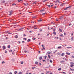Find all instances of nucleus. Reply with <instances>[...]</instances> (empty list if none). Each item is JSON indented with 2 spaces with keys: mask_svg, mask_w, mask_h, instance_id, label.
Instances as JSON below:
<instances>
[{
  "mask_svg": "<svg viewBox=\"0 0 74 74\" xmlns=\"http://www.w3.org/2000/svg\"><path fill=\"white\" fill-rule=\"evenodd\" d=\"M36 39V38H34V39H33L34 40H35Z\"/></svg>",
  "mask_w": 74,
  "mask_h": 74,
  "instance_id": "47",
  "label": "nucleus"
},
{
  "mask_svg": "<svg viewBox=\"0 0 74 74\" xmlns=\"http://www.w3.org/2000/svg\"><path fill=\"white\" fill-rule=\"evenodd\" d=\"M13 12V11L12 10L10 11V12H9V13L10 14H9V15L10 16L12 14V13Z\"/></svg>",
  "mask_w": 74,
  "mask_h": 74,
  "instance_id": "2",
  "label": "nucleus"
},
{
  "mask_svg": "<svg viewBox=\"0 0 74 74\" xmlns=\"http://www.w3.org/2000/svg\"><path fill=\"white\" fill-rule=\"evenodd\" d=\"M43 62H46V61H45V60H43Z\"/></svg>",
  "mask_w": 74,
  "mask_h": 74,
  "instance_id": "53",
  "label": "nucleus"
},
{
  "mask_svg": "<svg viewBox=\"0 0 74 74\" xmlns=\"http://www.w3.org/2000/svg\"><path fill=\"white\" fill-rule=\"evenodd\" d=\"M45 13H42V15H45Z\"/></svg>",
  "mask_w": 74,
  "mask_h": 74,
  "instance_id": "23",
  "label": "nucleus"
},
{
  "mask_svg": "<svg viewBox=\"0 0 74 74\" xmlns=\"http://www.w3.org/2000/svg\"><path fill=\"white\" fill-rule=\"evenodd\" d=\"M34 29H37V28H36V27Z\"/></svg>",
  "mask_w": 74,
  "mask_h": 74,
  "instance_id": "39",
  "label": "nucleus"
},
{
  "mask_svg": "<svg viewBox=\"0 0 74 74\" xmlns=\"http://www.w3.org/2000/svg\"><path fill=\"white\" fill-rule=\"evenodd\" d=\"M62 73H63L65 74H66V73H65V72H62Z\"/></svg>",
  "mask_w": 74,
  "mask_h": 74,
  "instance_id": "30",
  "label": "nucleus"
},
{
  "mask_svg": "<svg viewBox=\"0 0 74 74\" xmlns=\"http://www.w3.org/2000/svg\"><path fill=\"white\" fill-rule=\"evenodd\" d=\"M24 42H24V41H22V43H24Z\"/></svg>",
  "mask_w": 74,
  "mask_h": 74,
  "instance_id": "43",
  "label": "nucleus"
},
{
  "mask_svg": "<svg viewBox=\"0 0 74 74\" xmlns=\"http://www.w3.org/2000/svg\"><path fill=\"white\" fill-rule=\"evenodd\" d=\"M43 49H44V50H45V48H44V47H43Z\"/></svg>",
  "mask_w": 74,
  "mask_h": 74,
  "instance_id": "46",
  "label": "nucleus"
},
{
  "mask_svg": "<svg viewBox=\"0 0 74 74\" xmlns=\"http://www.w3.org/2000/svg\"><path fill=\"white\" fill-rule=\"evenodd\" d=\"M24 52L25 53H28L29 52V50H28L27 51L26 50L24 51Z\"/></svg>",
  "mask_w": 74,
  "mask_h": 74,
  "instance_id": "4",
  "label": "nucleus"
},
{
  "mask_svg": "<svg viewBox=\"0 0 74 74\" xmlns=\"http://www.w3.org/2000/svg\"><path fill=\"white\" fill-rule=\"evenodd\" d=\"M18 43H19V44L21 43V42L19 41H18Z\"/></svg>",
  "mask_w": 74,
  "mask_h": 74,
  "instance_id": "55",
  "label": "nucleus"
},
{
  "mask_svg": "<svg viewBox=\"0 0 74 74\" xmlns=\"http://www.w3.org/2000/svg\"><path fill=\"white\" fill-rule=\"evenodd\" d=\"M64 35H66V33H64Z\"/></svg>",
  "mask_w": 74,
  "mask_h": 74,
  "instance_id": "59",
  "label": "nucleus"
},
{
  "mask_svg": "<svg viewBox=\"0 0 74 74\" xmlns=\"http://www.w3.org/2000/svg\"><path fill=\"white\" fill-rule=\"evenodd\" d=\"M64 53H63L61 54V56H64Z\"/></svg>",
  "mask_w": 74,
  "mask_h": 74,
  "instance_id": "10",
  "label": "nucleus"
},
{
  "mask_svg": "<svg viewBox=\"0 0 74 74\" xmlns=\"http://www.w3.org/2000/svg\"><path fill=\"white\" fill-rule=\"evenodd\" d=\"M26 74H29V73H26Z\"/></svg>",
  "mask_w": 74,
  "mask_h": 74,
  "instance_id": "63",
  "label": "nucleus"
},
{
  "mask_svg": "<svg viewBox=\"0 0 74 74\" xmlns=\"http://www.w3.org/2000/svg\"><path fill=\"white\" fill-rule=\"evenodd\" d=\"M71 24H70L69 25V26H71Z\"/></svg>",
  "mask_w": 74,
  "mask_h": 74,
  "instance_id": "50",
  "label": "nucleus"
},
{
  "mask_svg": "<svg viewBox=\"0 0 74 74\" xmlns=\"http://www.w3.org/2000/svg\"><path fill=\"white\" fill-rule=\"evenodd\" d=\"M9 74H12V72H10L9 73Z\"/></svg>",
  "mask_w": 74,
  "mask_h": 74,
  "instance_id": "34",
  "label": "nucleus"
},
{
  "mask_svg": "<svg viewBox=\"0 0 74 74\" xmlns=\"http://www.w3.org/2000/svg\"><path fill=\"white\" fill-rule=\"evenodd\" d=\"M59 31H60L61 32H62V29H61L60 28L59 29Z\"/></svg>",
  "mask_w": 74,
  "mask_h": 74,
  "instance_id": "20",
  "label": "nucleus"
},
{
  "mask_svg": "<svg viewBox=\"0 0 74 74\" xmlns=\"http://www.w3.org/2000/svg\"><path fill=\"white\" fill-rule=\"evenodd\" d=\"M48 57H49V58H50V55H49L47 56Z\"/></svg>",
  "mask_w": 74,
  "mask_h": 74,
  "instance_id": "19",
  "label": "nucleus"
},
{
  "mask_svg": "<svg viewBox=\"0 0 74 74\" xmlns=\"http://www.w3.org/2000/svg\"><path fill=\"white\" fill-rule=\"evenodd\" d=\"M67 8H70V6L68 7H67Z\"/></svg>",
  "mask_w": 74,
  "mask_h": 74,
  "instance_id": "45",
  "label": "nucleus"
},
{
  "mask_svg": "<svg viewBox=\"0 0 74 74\" xmlns=\"http://www.w3.org/2000/svg\"><path fill=\"white\" fill-rule=\"evenodd\" d=\"M58 70L59 71H60L61 70V68H59L58 69Z\"/></svg>",
  "mask_w": 74,
  "mask_h": 74,
  "instance_id": "17",
  "label": "nucleus"
},
{
  "mask_svg": "<svg viewBox=\"0 0 74 74\" xmlns=\"http://www.w3.org/2000/svg\"><path fill=\"white\" fill-rule=\"evenodd\" d=\"M70 64H71V65H70V67H73L74 66V63H73L72 62H71L70 63Z\"/></svg>",
  "mask_w": 74,
  "mask_h": 74,
  "instance_id": "1",
  "label": "nucleus"
},
{
  "mask_svg": "<svg viewBox=\"0 0 74 74\" xmlns=\"http://www.w3.org/2000/svg\"><path fill=\"white\" fill-rule=\"evenodd\" d=\"M66 54H67L68 55H70V53H66Z\"/></svg>",
  "mask_w": 74,
  "mask_h": 74,
  "instance_id": "8",
  "label": "nucleus"
},
{
  "mask_svg": "<svg viewBox=\"0 0 74 74\" xmlns=\"http://www.w3.org/2000/svg\"><path fill=\"white\" fill-rule=\"evenodd\" d=\"M23 29V28H22V29H20V30H21Z\"/></svg>",
  "mask_w": 74,
  "mask_h": 74,
  "instance_id": "57",
  "label": "nucleus"
},
{
  "mask_svg": "<svg viewBox=\"0 0 74 74\" xmlns=\"http://www.w3.org/2000/svg\"><path fill=\"white\" fill-rule=\"evenodd\" d=\"M8 48H10V45L8 46Z\"/></svg>",
  "mask_w": 74,
  "mask_h": 74,
  "instance_id": "27",
  "label": "nucleus"
},
{
  "mask_svg": "<svg viewBox=\"0 0 74 74\" xmlns=\"http://www.w3.org/2000/svg\"><path fill=\"white\" fill-rule=\"evenodd\" d=\"M42 21V20H41V19H40V20H39L38 21L39 22H41V21Z\"/></svg>",
  "mask_w": 74,
  "mask_h": 74,
  "instance_id": "6",
  "label": "nucleus"
},
{
  "mask_svg": "<svg viewBox=\"0 0 74 74\" xmlns=\"http://www.w3.org/2000/svg\"><path fill=\"white\" fill-rule=\"evenodd\" d=\"M35 68H36V67H34V68H32V69H34Z\"/></svg>",
  "mask_w": 74,
  "mask_h": 74,
  "instance_id": "49",
  "label": "nucleus"
},
{
  "mask_svg": "<svg viewBox=\"0 0 74 74\" xmlns=\"http://www.w3.org/2000/svg\"><path fill=\"white\" fill-rule=\"evenodd\" d=\"M2 63L3 64V63H5V62L4 61H3V62H2Z\"/></svg>",
  "mask_w": 74,
  "mask_h": 74,
  "instance_id": "32",
  "label": "nucleus"
},
{
  "mask_svg": "<svg viewBox=\"0 0 74 74\" xmlns=\"http://www.w3.org/2000/svg\"><path fill=\"white\" fill-rule=\"evenodd\" d=\"M16 5V4H14V3L13 4H12V5Z\"/></svg>",
  "mask_w": 74,
  "mask_h": 74,
  "instance_id": "38",
  "label": "nucleus"
},
{
  "mask_svg": "<svg viewBox=\"0 0 74 74\" xmlns=\"http://www.w3.org/2000/svg\"><path fill=\"white\" fill-rule=\"evenodd\" d=\"M50 74H52V73H50Z\"/></svg>",
  "mask_w": 74,
  "mask_h": 74,
  "instance_id": "61",
  "label": "nucleus"
},
{
  "mask_svg": "<svg viewBox=\"0 0 74 74\" xmlns=\"http://www.w3.org/2000/svg\"><path fill=\"white\" fill-rule=\"evenodd\" d=\"M38 64V62L37 61L35 62V64Z\"/></svg>",
  "mask_w": 74,
  "mask_h": 74,
  "instance_id": "11",
  "label": "nucleus"
},
{
  "mask_svg": "<svg viewBox=\"0 0 74 74\" xmlns=\"http://www.w3.org/2000/svg\"><path fill=\"white\" fill-rule=\"evenodd\" d=\"M48 0H44L43 1V2H45L46 1H48Z\"/></svg>",
  "mask_w": 74,
  "mask_h": 74,
  "instance_id": "12",
  "label": "nucleus"
},
{
  "mask_svg": "<svg viewBox=\"0 0 74 74\" xmlns=\"http://www.w3.org/2000/svg\"><path fill=\"white\" fill-rule=\"evenodd\" d=\"M53 34H54V35H56V32H54L53 33Z\"/></svg>",
  "mask_w": 74,
  "mask_h": 74,
  "instance_id": "9",
  "label": "nucleus"
},
{
  "mask_svg": "<svg viewBox=\"0 0 74 74\" xmlns=\"http://www.w3.org/2000/svg\"><path fill=\"white\" fill-rule=\"evenodd\" d=\"M24 63V62H23V61H22V62H21V64H23Z\"/></svg>",
  "mask_w": 74,
  "mask_h": 74,
  "instance_id": "14",
  "label": "nucleus"
},
{
  "mask_svg": "<svg viewBox=\"0 0 74 74\" xmlns=\"http://www.w3.org/2000/svg\"><path fill=\"white\" fill-rule=\"evenodd\" d=\"M53 5H51V7H53Z\"/></svg>",
  "mask_w": 74,
  "mask_h": 74,
  "instance_id": "41",
  "label": "nucleus"
},
{
  "mask_svg": "<svg viewBox=\"0 0 74 74\" xmlns=\"http://www.w3.org/2000/svg\"><path fill=\"white\" fill-rule=\"evenodd\" d=\"M62 36H63V34H61L60 35H59V36L62 37Z\"/></svg>",
  "mask_w": 74,
  "mask_h": 74,
  "instance_id": "21",
  "label": "nucleus"
},
{
  "mask_svg": "<svg viewBox=\"0 0 74 74\" xmlns=\"http://www.w3.org/2000/svg\"><path fill=\"white\" fill-rule=\"evenodd\" d=\"M24 5H26V4H25V3H24Z\"/></svg>",
  "mask_w": 74,
  "mask_h": 74,
  "instance_id": "42",
  "label": "nucleus"
},
{
  "mask_svg": "<svg viewBox=\"0 0 74 74\" xmlns=\"http://www.w3.org/2000/svg\"><path fill=\"white\" fill-rule=\"evenodd\" d=\"M2 48H3L2 49L3 50H4L5 49H6V47H5V46H3Z\"/></svg>",
  "mask_w": 74,
  "mask_h": 74,
  "instance_id": "3",
  "label": "nucleus"
},
{
  "mask_svg": "<svg viewBox=\"0 0 74 74\" xmlns=\"http://www.w3.org/2000/svg\"><path fill=\"white\" fill-rule=\"evenodd\" d=\"M67 48H72V47H66Z\"/></svg>",
  "mask_w": 74,
  "mask_h": 74,
  "instance_id": "16",
  "label": "nucleus"
},
{
  "mask_svg": "<svg viewBox=\"0 0 74 74\" xmlns=\"http://www.w3.org/2000/svg\"><path fill=\"white\" fill-rule=\"evenodd\" d=\"M56 3H57L58 2V1H56Z\"/></svg>",
  "mask_w": 74,
  "mask_h": 74,
  "instance_id": "60",
  "label": "nucleus"
},
{
  "mask_svg": "<svg viewBox=\"0 0 74 74\" xmlns=\"http://www.w3.org/2000/svg\"><path fill=\"white\" fill-rule=\"evenodd\" d=\"M71 39H72V40H73V37H72Z\"/></svg>",
  "mask_w": 74,
  "mask_h": 74,
  "instance_id": "40",
  "label": "nucleus"
},
{
  "mask_svg": "<svg viewBox=\"0 0 74 74\" xmlns=\"http://www.w3.org/2000/svg\"><path fill=\"white\" fill-rule=\"evenodd\" d=\"M22 73L21 72H20L18 73V74H22Z\"/></svg>",
  "mask_w": 74,
  "mask_h": 74,
  "instance_id": "22",
  "label": "nucleus"
},
{
  "mask_svg": "<svg viewBox=\"0 0 74 74\" xmlns=\"http://www.w3.org/2000/svg\"><path fill=\"white\" fill-rule=\"evenodd\" d=\"M41 74H44V73H42Z\"/></svg>",
  "mask_w": 74,
  "mask_h": 74,
  "instance_id": "64",
  "label": "nucleus"
},
{
  "mask_svg": "<svg viewBox=\"0 0 74 74\" xmlns=\"http://www.w3.org/2000/svg\"><path fill=\"white\" fill-rule=\"evenodd\" d=\"M51 5H47V6H48L49 7H50V6Z\"/></svg>",
  "mask_w": 74,
  "mask_h": 74,
  "instance_id": "33",
  "label": "nucleus"
},
{
  "mask_svg": "<svg viewBox=\"0 0 74 74\" xmlns=\"http://www.w3.org/2000/svg\"><path fill=\"white\" fill-rule=\"evenodd\" d=\"M47 57V56H45V58L46 59Z\"/></svg>",
  "mask_w": 74,
  "mask_h": 74,
  "instance_id": "35",
  "label": "nucleus"
},
{
  "mask_svg": "<svg viewBox=\"0 0 74 74\" xmlns=\"http://www.w3.org/2000/svg\"><path fill=\"white\" fill-rule=\"evenodd\" d=\"M58 49L61 48L62 47L61 46H59V47H58Z\"/></svg>",
  "mask_w": 74,
  "mask_h": 74,
  "instance_id": "13",
  "label": "nucleus"
},
{
  "mask_svg": "<svg viewBox=\"0 0 74 74\" xmlns=\"http://www.w3.org/2000/svg\"><path fill=\"white\" fill-rule=\"evenodd\" d=\"M70 69L72 71H73V69H72L71 68H70Z\"/></svg>",
  "mask_w": 74,
  "mask_h": 74,
  "instance_id": "54",
  "label": "nucleus"
},
{
  "mask_svg": "<svg viewBox=\"0 0 74 74\" xmlns=\"http://www.w3.org/2000/svg\"><path fill=\"white\" fill-rule=\"evenodd\" d=\"M17 73V72L16 71L15 72H14V73L15 74H16Z\"/></svg>",
  "mask_w": 74,
  "mask_h": 74,
  "instance_id": "26",
  "label": "nucleus"
},
{
  "mask_svg": "<svg viewBox=\"0 0 74 74\" xmlns=\"http://www.w3.org/2000/svg\"><path fill=\"white\" fill-rule=\"evenodd\" d=\"M39 59L40 60H41L42 59V57H40Z\"/></svg>",
  "mask_w": 74,
  "mask_h": 74,
  "instance_id": "5",
  "label": "nucleus"
},
{
  "mask_svg": "<svg viewBox=\"0 0 74 74\" xmlns=\"http://www.w3.org/2000/svg\"><path fill=\"white\" fill-rule=\"evenodd\" d=\"M47 61H49V60L48 59H47Z\"/></svg>",
  "mask_w": 74,
  "mask_h": 74,
  "instance_id": "29",
  "label": "nucleus"
},
{
  "mask_svg": "<svg viewBox=\"0 0 74 74\" xmlns=\"http://www.w3.org/2000/svg\"><path fill=\"white\" fill-rule=\"evenodd\" d=\"M29 32L30 33H32V31H30Z\"/></svg>",
  "mask_w": 74,
  "mask_h": 74,
  "instance_id": "62",
  "label": "nucleus"
},
{
  "mask_svg": "<svg viewBox=\"0 0 74 74\" xmlns=\"http://www.w3.org/2000/svg\"><path fill=\"white\" fill-rule=\"evenodd\" d=\"M56 21H58V19H56Z\"/></svg>",
  "mask_w": 74,
  "mask_h": 74,
  "instance_id": "44",
  "label": "nucleus"
},
{
  "mask_svg": "<svg viewBox=\"0 0 74 74\" xmlns=\"http://www.w3.org/2000/svg\"><path fill=\"white\" fill-rule=\"evenodd\" d=\"M51 52H49L47 53V54H51Z\"/></svg>",
  "mask_w": 74,
  "mask_h": 74,
  "instance_id": "28",
  "label": "nucleus"
},
{
  "mask_svg": "<svg viewBox=\"0 0 74 74\" xmlns=\"http://www.w3.org/2000/svg\"><path fill=\"white\" fill-rule=\"evenodd\" d=\"M71 56L73 58H74V56L73 55H72Z\"/></svg>",
  "mask_w": 74,
  "mask_h": 74,
  "instance_id": "31",
  "label": "nucleus"
},
{
  "mask_svg": "<svg viewBox=\"0 0 74 74\" xmlns=\"http://www.w3.org/2000/svg\"><path fill=\"white\" fill-rule=\"evenodd\" d=\"M50 62L51 63H52L53 62V61L52 60H51L50 61Z\"/></svg>",
  "mask_w": 74,
  "mask_h": 74,
  "instance_id": "25",
  "label": "nucleus"
},
{
  "mask_svg": "<svg viewBox=\"0 0 74 74\" xmlns=\"http://www.w3.org/2000/svg\"><path fill=\"white\" fill-rule=\"evenodd\" d=\"M44 11V10H41L40 11V12H43V11Z\"/></svg>",
  "mask_w": 74,
  "mask_h": 74,
  "instance_id": "24",
  "label": "nucleus"
},
{
  "mask_svg": "<svg viewBox=\"0 0 74 74\" xmlns=\"http://www.w3.org/2000/svg\"><path fill=\"white\" fill-rule=\"evenodd\" d=\"M54 8H55V9H56V8H57V7H56V6H55V7H54Z\"/></svg>",
  "mask_w": 74,
  "mask_h": 74,
  "instance_id": "51",
  "label": "nucleus"
},
{
  "mask_svg": "<svg viewBox=\"0 0 74 74\" xmlns=\"http://www.w3.org/2000/svg\"><path fill=\"white\" fill-rule=\"evenodd\" d=\"M24 35L25 36H26V35L25 34H24Z\"/></svg>",
  "mask_w": 74,
  "mask_h": 74,
  "instance_id": "48",
  "label": "nucleus"
},
{
  "mask_svg": "<svg viewBox=\"0 0 74 74\" xmlns=\"http://www.w3.org/2000/svg\"><path fill=\"white\" fill-rule=\"evenodd\" d=\"M21 1V0H18V2H20Z\"/></svg>",
  "mask_w": 74,
  "mask_h": 74,
  "instance_id": "36",
  "label": "nucleus"
},
{
  "mask_svg": "<svg viewBox=\"0 0 74 74\" xmlns=\"http://www.w3.org/2000/svg\"><path fill=\"white\" fill-rule=\"evenodd\" d=\"M42 47H44V45H42Z\"/></svg>",
  "mask_w": 74,
  "mask_h": 74,
  "instance_id": "52",
  "label": "nucleus"
},
{
  "mask_svg": "<svg viewBox=\"0 0 74 74\" xmlns=\"http://www.w3.org/2000/svg\"><path fill=\"white\" fill-rule=\"evenodd\" d=\"M63 17H61L60 18H59V19H60V20H62L63 19Z\"/></svg>",
  "mask_w": 74,
  "mask_h": 74,
  "instance_id": "7",
  "label": "nucleus"
},
{
  "mask_svg": "<svg viewBox=\"0 0 74 74\" xmlns=\"http://www.w3.org/2000/svg\"><path fill=\"white\" fill-rule=\"evenodd\" d=\"M31 41V40L30 39H28V40H27V41L28 42H29V41Z\"/></svg>",
  "mask_w": 74,
  "mask_h": 74,
  "instance_id": "15",
  "label": "nucleus"
},
{
  "mask_svg": "<svg viewBox=\"0 0 74 74\" xmlns=\"http://www.w3.org/2000/svg\"><path fill=\"white\" fill-rule=\"evenodd\" d=\"M68 8L67 7H66V8L65 9H66V10H67Z\"/></svg>",
  "mask_w": 74,
  "mask_h": 74,
  "instance_id": "56",
  "label": "nucleus"
},
{
  "mask_svg": "<svg viewBox=\"0 0 74 74\" xmlns=\"http://www.w3.org/2000/svg\"><path fill=\"white\" fill-rule=\"evenodd\" d=\"M8 34H11V33H10V32H9V33H8Z\"/></svg>",
  "mask_w": 74,
  "mask_h": 74,
  "instance_id": "58",
  "label": "nucleus"
},
{
  "mask_svg": "<svg viewBox=\"0 0 74 74\" xmlns=\"http://www.w3.org/2000/svg\"><path fill=\"white\" fill-rule=\"evenodd\" d=\"M15 37L16 38H18V36L17 35H16V36H15Z\"/></svg>",
  "mask_w": 74,
  "mask_h": 74,
  "instance_id": "18",
  "label": "nucleus"
},
{
  "mask_svg": "<svg viewBox=\"0 0 74 74\" xmlns=\"http://www.w3.org/2000/svg\"><path fill=\"white\" fill-rule=\"evenodd\" d=\"M23 39L25 40V41H26V38H23Z\"/></svg>",
  "mask_w": 74,
  "mask_h": 74,
  "instance_id": "37",
  "label": "nucleus"
}]
</instances>
